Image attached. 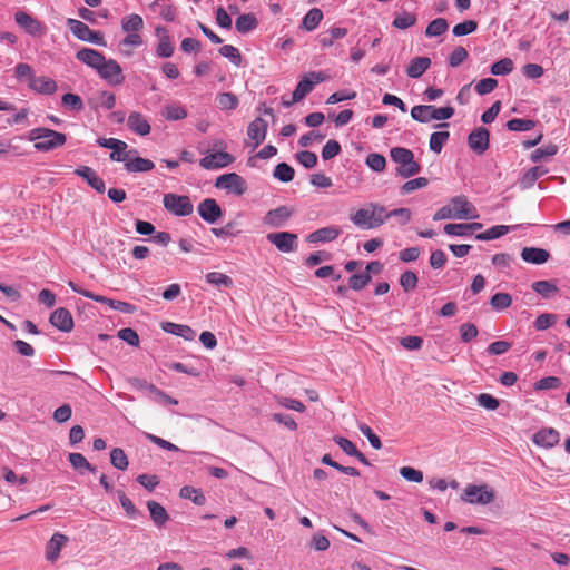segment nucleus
I'll return each instance as SVG.
<instances>
[{
  "mask_svg": "<svg viewBox=\"0 0 570 570\" xmlns=\"http://www.w3.org/2000/svg\"><path fill=\"white\" fill-rule=\"evenodd\" d=\"M460 499L471 505H488L495 500V490L487 483H469L462 490Z\"/></svg>",
  "mask_w": 570,
  "mask_h": 570,
  "instance_id": "f257e3e1",
  "label": "nucleus"
},
{
  "mask_svg": "<svg viewBox=\"0 0 570 570\" xmlns=\"http://www.w3.org/2000/svg\"><path fill=\"white\" fill-rule=\"evenodd\" d=\"M30 139L36 140L35 148L48 151L66 144V135L48 128H36L30 131Z\"/></svg>",
  "mask_w": 570,
  "mask_h": 570,
  "instance_id": "f03ea898",
  "label": "nucleus"
},
{
  "mask_svg": "<svg viewBox=\"0 0 570 570\" xmlns=\"http://www.w3.org/2000/svg\"><path fill=\"white\" fill-rule=\"evenodd\" d=\"M395 171L403 178L417 175L421 171V165L415 160L414 154L406 148L394 147Z\"/></svg>",
  "mask_w": 570,
  "mask_h": 570,
  "instance_id": "7ed1b4c3",
  "label": "nucleus"
},
{
  "mask_svg": "<svg viewBox=\"0 0 570 570\" xmlns=\"http://www.w3.org/2000/svg\"><path fill=\"white\" fill-rule=\"evenodd\" d=\"M454 115V108L451 106L435 107L433 105H417L411 110V116L420 122H430L432 120H446Z\"/></svg>",
  "mask_w": 570,
  "mask_h": 570,
  "instance_id": "20e7f679",
  "label": "nucleus"
},
{
  "mask_svg": "<svg viewBox=\"0 0 570 570\" xmlns=\"http://www.w3.org/2000/svg\"><path fill=\"white\" fill-rule=\"evenodd\" d=\"M68 285L75 293H78V294H80L87 298H90L95 302L107 304L110 308H112L115 311H119V312H122L126 314H131V313L136 312V306L130 303L122 302V301H116V299H111V298H108L102 295L94 294L92 292H89L87 289L79 287L72 281H69Z\"/></svg>",
  "mask_w": 570,
  "mask_h": 570,
  "instance_id": "39448f33",
  "label": "nucleus"
},
{
  "mask_svg": "<svg viewBox=\"0 0 570 570\" xmlns=\"http://www.w3.org/2000/svg\"><path fill=\"white\" fill-rule=\"evenodd\" d=\"M67 24L72 35L79 40L95 43L98 46H106L104 35L100 31L91 30L85 22L69 18Z\"/></svg>",
  "mask_w": 570,
  "mask_h": 570,
  "instance_id": "423d86ee",
  "label": "nucleus"
},
{
  "mask_svg": "<svg viewBox=\"0 0 570 570\" xmlns=\"http://www.w3.org/2000/svg\"><path fill=\"white\" fill-rule=\"evenodd\" d=\"M14 22L26 33L33 38H41L46 35V26L26 11L19 10L14 13Z\"/></svg>",
  "mask_w": 570,
  "mask_h": 570,
  "instance_id": "0eeeda50",
  "label": "nucleus"
},
{
  "mask_svg": "<svg viewBox=\"0 0 570 570\" xmlns=\"http://www.w3.org/2000/svg\"><path fill=\"white\" fill-rule=\"evenodd\" d=\"M164 207L176 216H188L193 213V204L188 196L166 194L163 199Z\"/></svg>",
  "mask_w": 570,
  "mask_h": 570,
  "instance_id": "6e6552de",
  "label": "nucleus"
},
{
  "mask_svg": "<svg viewBox=\"0 0 570 570\" xmlns=\"http://www.w3.org/2000/svg\"><path fill=\"white\" fill-rule=\"evenodd\" d=\"M450 208L454 219H476L479 218L475 206L465 196H455L450 203Z\"/></svg>",
  "mask_w": 570,
  "mask_h": 570,
  "instance_id": "1a4fd4ad",
  "label": "nucleus"
},
{
  "mask_svg": "<svg viewBox=\"0 0 570 570\" xmlns=\"http://www.w3.org/2000/svg\"><path fill=\"white\" fill-rule=\"evenodd\" d=\"M97 72L101 79L111 86H119L125 80L120 65L114 59H106Z\"/></svg>",
  "mask_w": 570,
  "mask_h": 570,
  "instance_id": "9d476101",
  "label": "nucleus"
},
{
  "mask_svg": "<svg viewBox=\"0 0 570 570\" xmlns=\"http://www.w3.org/2000/svg\"><path fill=\"white\" fill-rule=\"evenodd\" d=\"M99 146L104 148L111 149L110 153V159L114 161H125L131 156V154H135L136 150H128L127 151V142L116 139V138H99L98 139Z\"/></svg>",
  "mask_w": 570,
  "mask_h": 570,
  "instance_id": "9b49d317",
  "label": "nucleus"
},
{
  "mask_svg": "<svg viewBox=\"0 0 570 570\" xmlns=\"http://www.w3.org/2000/svg\"><path fill=\"white\" fill-rule=\"evenodd\" d=\"M215 187L234 193L238 196L243 195L247 189L244 178L236 173L219 176L215 181Z\"/></svg>",
  "mask_w": 570,
  "mask_h": 570,
  "instance_id": "f8f14e48",
  "label": "nucleus"
},
{
  "mask_svg": "<svg viewBox=\"0 0 570 570\" xmlns=\"http://www.w3.org/2000/svg\"><path fill=\"white\" fill-rule=\"evenodd\" d=\"M267 240L282 253H291L297 248V235L289 232L269 233Z\"/></svg>",
  "mask_w": 570,
  "mask_h": 570,
  "instance_id": "ddd939ff",
  "label": "nucleus"
},
{
  "mask_svg": "<svg viewBox=\"0 0 570 570\" xmlns=\"http://www.w3.org/2000/svg\"><path fill=\"white\" fill-rule=\"evenodd\" d=\"M326 79L322 72H308L297 83L293 92V101L303 100L314 88L316 83H320Z\"/></svg>",
  "mask_w": 570,
  "mask_h": 570,
  "instance_id": "4468645a",
  "label": "nucleus"
},
{
  "mask_svg": "<svg viewBox=\"0 0 570 570\" xmlns=\"http://www.w3.org/2000/svg\"><path fill=\"white\" fill-rule=\"evenodd\" d=\"M292 215V208L287 206H279L266 213L264 217V224L273 228H281L285 226V224L287 223Z\"/></svg>",
  "mask_w": 570,
  "mask_h": 570,
  "instance_id": "2eb2a0df",
  "label": "nucleus"
},
{
  "mask_svg": "<svg viewBox=\"0 0 570 570\" xmlns=\"http://www.w3.org/2000/svg\"><path fill=\"white\" fill-rule=\"evenodd\" d=\"M234 160V156L226 151H215L202 158L199 165L205 169H217L227 167Z\"/></svg>",
  "mask_w": 570,
  "mask_h": 570,
  "instance_id": "dca6fc26",
  "label": "nucleus"
},
{
  "mask_svg": "<svg viewBox=\"0 0 570 570\" xmlns=\"http://www.w3.org/2000/svg\"><path fill=\"white\" fill-rule=\"evenodd\" d=\"M489 130L484 127H479L469 135L468 145L474 153L482 155L489 148Z\"/></svg>",
  "mask_w": 570,
  "mask_h": 570,
  "instance_id": "f3484780",
  "label": "nucleus"
},
{
  "mask_svg": "<svg viewBox=\"0 0 570 570\" xmlns=\"http://www.w3.org/2000/svg\"><path fill=\"white\" fill-rule=\"evenodd\" d=\"M199 216L209 224H215L222 217V209L213 198H206L197 207Z\"/></svg>",
  "mask_w": 570,
  "mask_h": 570,
  "instance_id": "a211bd4d",
  "label": "nucleus"
},
{
  "mask_svg": "<svg viewBox=\"0 0 570 570\" xmlns=\"http://www.w3.org/2000/svg\"><path fill=\"white\" fill-rule=\"evenodd\" d=\"M127 127L130 131L139 136H147L151 130L148 119L139 111H131L127 117Z\"/></svg>",
  "mask_w": 570,
  "mask_h": 570,
  "instance_id": "6ab92c4d",
  "label": "nucleus"
},
{
  "mask_svg": "<svg viewBox=\"0 0 570 570\" xmlns=\"http://www.w3.org/2000/svg\"><path fill=\"white\" fill-rule=\"evenodd\" d=\"M532 441L538 446L550 449L559 443L560 434L553 428H546L535 432L532 436Z\"/></svg>",
  "mask_w": 570,
  "mask_h": 570,
  "instance_id": "aec40b11",
  "label": "nucleus"
},
{
  "mask_svg": "<svg viewBox=\"0 0 570 570\" xmlns=\"http://www.w3.org/2000/svg\"><path fill=\"white\" fill-rule=\"evenodd\" d=\"M268 125L261 117L255 118L247 127V136L254 141V148L258 147L266 138Z\"/></svg>",
  "mask_w": 570,
  "mask_h": 570,
  "instance_id": "412c9836",
  "label": "nucleus"
},
{
  "mask_svg": "<svg viewBox=\"0 0 570 570\" xmlns=\"http://www.w3.org/2000/svg\"><path fill=\"white\" fill-rule=\"evenodd\" d=\"M50 323L52 326L61 332H70L73 328V318L71 313L63 307L57 308L50 316Z\"/></svg>",
  "mask_w": 570,
  "mask_h": 570,
  "instance_id": "4be33fe9",
  "label": "nucleus"
},
{
  "mask_svg": "<svg viewBox=\"0 0 570 570\" xmlns=\"http://www.w3.org/2000/svg\"><path fill=\"white\" fill-rule=\"evenodd\" d=\"M75 174L83 178L87 184L97 193H104L106 189L104 180L96 174V171L88 166H80L75 170Z\"/></svg>",
  "mask_w": 570,
  "mask_h": 570,
  "instance_id": "5701e85b",
  "label": "nucleus"
},
{
  "mask_svg": "<svg viewBox=\"0 0 570 570\" xmlns=\"http://www.w3.org/2000/svg\"><path fill=\"white\" fill-rule=\"evenodd\" d=\"M76 58L88 67L95 69L96 71L106 60L105 56L94 49L83 48L76 53Z\"/></svg>",
  "mask_w": 570,
  "mask_h": 570,
  "instance_id": "b1692460",
  "label": "nucleus"
},
{
  "mask_svg": "<svg viewBox=\"0 0 570 570\" xmlns=\"http://www.w3.org/2000/svg\"><path fill=\"white\" fill-rule=\"evenodd\" d=\"M68 542V537L56 532L46 546V559L55 562L59 556L62 547Z\"/></svg>",
  "mask_w": 570,
  "mask_h": 570,
  "instance_id": "393cba45",
  "label": "nucleus"
},
{
  "mask_svg": "<svg viewBox=\"0 0 570 570\" xmlns=\"http://www.w3.org/2000/svg\"><path fill=\"white\" fill-rule=\"evenodd\" d=\"M29 88L38 94L52 95L57 90V83L49 77H31Z\"/></svg>",
  "mask_w": 570,
  "mask_h": 570,
  "instance_id": "a878e982",
  "label": "nucleus"
},
{
  "mask_svg": "<svg viewBox=\"0 0 570 570\" xmlns=\"http://www.w3.org/2000/svg\"><path fill=\"white\" fill-rule=\"evenodd\" d=\"M550 254L548 250L538 247H524L521 252V258L531 264L541 265L548 262Z\"/></svg>",
  "mask_w": 570,
  "mask_h": 570,
  "instance_id": "bb28decb",
  "label": "nucleus"
},
{
  "mask_svg": "<svg viewBox=\"0 0 570 570\" xmlns=\"http://www.w3.org/2000/svg\"><path fill=\"white\" fill-rule=\"evenodd\" d=\"M161 328L176 336H180L186 341H194L196 337V332L189 327L188 325L184 324H176L173 322H164L161 324Z\"/></svg>",
  "mask_w": 570,
  "mask_h": 570,
  "instance_id": "cd10ccee",
  "label": "nucleus"
},
{
  "mask_svg": "<svg viewBox=\"0 0 570 570\" xmlns=\"http://www.w3.org/2000/svg\"><path fill=\"white\" fill-rule=\"evenodd\" d=\"M341 230L335 226L320 228L308 235L307 240L311 243H324L336 239Z\"/></svg>",
  "mask_w": 570,
  "mask_h": 570,
  "instance_id": "c85d7f7f",
  "label": "nucleus"
},
{
  "mask_svg": "<svg viewBox=\"0 0 570 570\" xmlns=\"http://www.w3.org/2000/svg\"><path fill=\"white\" fill-rule=\"evenodd\" d=\"M431 66V59L429 57H416L414 58L406 69V75L410 78L421 77Z\"/></svg>",
  "mask_w": 570,
  "mask_h": 570,
  "instance_id": "c756f323",
  "label": "nucleus"
},
{
  "mask_svg": "<svg viewBox=\"0 0 570 570\" xmlns=\"http://www.w3.org/2000/svg\"><path fill=\"white\" fill-rule=\"evenodd\" d=\"M147 508L149 510L153 522L157 527H163L169 520V515L166 509L160 503L156 501H148Z\"/></svg>",
  "mask_w": 570,
  "mask_h": 570,
  "instance_id": "7c9ffc66",
  "label": "nucleus"
},
{
  "mask_svg": "<svg viewBox=\"0 0 570 570\" xmlns=\"http://www.w3.org/2000/svg\"><path fill=\"white\" fill-rule=\"evenodd\" d=\"M154 167H155V164L151 160L141 158V157L131 158L129 156V158L125 163V168L129 173L149 171Z\"/></svg>",
  "mask_w": 570,
  "mask_h": 570,
  "instance_id": "2f4dec72",
  "label": "nucleus"
},
{
  "mask_svg": "<svg viewBox=\"0 0 570 570\" xmlns=\"http://www.w3.org/2000/svg\"><path fill=\"white\" fill-rule=\"evenodd\" d=\"M518 226L495 225V226L488 228L485 232L478 234L475 238L479 240L497 239V238L508 234L510 230L515 229Z\"/></svg>",
  "mask_w": 570,
  "mask_h": 570,
  "instance_id": "473e14b6",
  "label": "nucleus"
},
{
  "mask_svg": "<svg viewBox=\"0 0 570 570\" xmlns=\"http://www.w3.org/2000/svg\"><path fill=\"white\" fill-rule=\"evenodd\" d=\"M373 215L374 212H371L370 207L361 208L351 217V220L358 227L374 228Z\"/></svg>",
  "mask_w": 570,
  "mask_h": 570,
  "instance_id": "72a5a7b5",
  "label": "nucleus"
},
{
  "mask_svg": "<svg viewBox=\"0 0 570 570\" xmlns=\"http://www.w3.org/2000/svg\"><path fill=\"white\" fill-rule=\"evenodd\" d=\"M258 26V20L253 13L240 14L235 22V28L239 33H247Z\"/></svg>",
  "mask_w": 570,
  "mask_h": 570,
  "instance_id": "f704fd0d",
  "label": "nucleus"
},
{
  "mask_svg": "<svg viewBox=\"0 0 570 570\" xmlns=\"http://www.w3.org/2000/svg\"><path fill=\"white\" fill-rule=\"evenodd\" d=\"M144 28V20L139 14L132 13L121 20V29L127 33H138Z\"/></svg>",
  "mask_w": 570,
  "mask_h": 570,
  "instance_id": "c9c22d12",
  "label": "nucleus"
},
{
  "mask_svg": "<svg viewBox=\"0 0 570 570\" xmlns=\"http://www.w3.org/2000/svg\"><path fill=\"white\" fill-rule=\"evenodd\" d=\"M532 289L543 298H550L558 292V287L550 281H537L531 285Z\"/></svg>",
  "mask_w": 570,
  "mask_h": 570,
  "instance_id": "e433bc0d",
  "label": "nucleus"
},
{
  "mask_svg": "<svg viewBox=\"0 0 570 570\" xmlns=\"http://www.w3.org/2000/svg\"><path fill=\"white\" fill-rule=\"evenodd\" d=\"M142 38L139 33H128L119 43L120 51L126 56L131 55V49L140 47Z\"/></svg>",
  "mask_w": 570,
  "mask_h": 570,
  "instance_id": "4c0bfd02",
  "label": "nucleus"
},
{
  "mask_svg": "<svg viewBox=\"0 0 570 570\" xmlns=\"http://www.w3.org/2000/svg\"><path fill=\"white\" fill-rule=\"evenodd\" d=\"M323 19V12L318 8L311 9L303 18V28L307 31H313Z\"/></svg>",
  "mask_w": 570,
  "mask_h": 570,
  "instance_id": "58836bf2",
  "label": "nucleus"
},
{
  "mask_svg": "<svg viewBox=\"0 0 570 570\" xmlns=\"http://www.w3.org/2000/svg\"><path fill=\"white\" fill-rule=\"evenodd\" d=\"M448 29V21L444 18H436L428 24L425 36L429 38L439 37L446 32Z\"/></svg>",
  "mask_w": 570,
  "mask_h": 570,
  "instance_id": "ea45409f",
  "label": "nucleus"
},
{
  "mask_svg": "<svg viewBox=\"0 0 570 570\" xmlns=\"http://www.w3.org/2000/svg\"><path fill=\"white\" fill-rule=\"evenodd\" d=\"M512 302H513V299L510 294L497 293L491 297L490 305L494 311L501 312V311L509 308L511 306Z\"/></svg>",
  "mask_w": 570,
  "mask_h": 570,
  "instance_id": "a19ab883",
  "label": "nucleus"
},
{
  "mask_svg": "<svg viewBox=\"0 0 570 570\" xmlns=\"http://www.w3.org/2000/svg\"><path fill=\"white\" fill-rule=\"evenodd\" d=\"M180 498L191 500L197 505H203L206 502L205 495L200 490L189 485H185L180 489Z\"/></svg>",
  "mask_w": 570,
  "mask_h": 570,
  "instance_id": "79ce46f5",
  "label": "nucleus"
},
{
  "mask_svg": "<svg viewBox=\"0 0 570 570\" xmlns=\"http://www.w3.org/2000/svg\"><path fill=\"white\" fill-rule=\"evenodd\" d=\"M449 131H435L430 136L429 147L435 154L441 153L444 145L449 140Z\"/></svg>",
  "mask_w": 570,
  "mask_h": 570,
  "instance_id": "37998d69",
  "label": "nucleus"
},
{
  "mask_svg": "<svg viewBox=\"0 0 570 570\" xmlns=\"http://www.w3.org/2000/svg\"><path fill=\"white\" fill-rule=\"evenodd\" d=\"M68 459L75 470H86L92 473L96 471V468L81 453H70Z\"/></svg>",
  "mask_w": 570,
  "mask_h": 570,
  "instance_id": "c03bdc74",
  "label": "nucleus"
},
{
  "mask_svg": "<svg viewBox=\"0 0 570 570\" xmlns=\"http://www.w3.org/2000/svg\"><path fill=\"white\" fill-rule=\"evenodd\" d=\"M295 171L294 169L286 163L278 164L275 169L273 176L282 183L292 181L294 178Z\"/></svg>",
  "mask_w": 570,
  "mask_h": 570,
  "instance_id": "a18cd8bd",
  "label": "nucleus"
},
{
  "mask_svg": "<svg viewBox=\"0 0 570 570\" xmlns=\"http://www.w3.org/2000/svg\"><path fill=\"white\" fill-rule=\"evenodd\" d=\"M110 463L118 470H126L128 468V459L125 451L120 448H115L110 453Z\"/></svg>",
  "mask_w": 570,
  "mask_h": 570,
  "instance_id": "49530a36",
  "label": "nucleus"
},
{
  "mask_svg": "<svg viewBox=\"0 0 570 570\" xmlns=\"http://www.w3.org/2000/svg\"><path fill=\"white\" fill-rule=\"evenodd\" d=\"M416 22V16L413 12L402 11L394 18V28L407 29L414 26Z\"/></svg>",
  "mask_w": 570,
  "mask_h": 570,
  "instance_id": "de8ad7c7",
  "label": "nucleus"
},
{
  "mask_svg": "<svg viewBox=\"0 0 570 570\" xmlns=\"http://www.w3.org/2000/svg\"><path fill=\"white\" fill-rule=\"evenodd\" d=\"M547 173V170L543 168V167H540V166H535L531 169H529L524 175H523V178L521 179V186L523 188H529L531 187L534 181L540 178L541 176H543L544 174Z\"/></svg>",
  "mask_w": 570,
  "mask_h": 570,
  "instance_id": "09e8293b",
  "label": "nucleus"
},
{
  "mask_svg": "<svg viewBox=\"0 0 570 570\" xmlns=\"http://www.w3.org/2000/svg\"><path fill=\"white\" fill-rule=\"evenodd\" d=\"M428 185L429 180L425 177H417L404 183L400 188V193L402 195H407L414 190L425 188Z\"/></svg>",
  "mask_w": 570,
  "mask_h": 570,
  "instance_id": "8fccbe9b",
  "label": "nucleus"
},
{
  "mask_svg": "<svg viewBox=\"0 0 570 570\" xmlns=\"http://www.w3.org/2000/svg\"><path fill=\"white\" fill-rule=\"evenodd\" d=\"M513 61L510 58H503L491 66V73L494 76L509 75L513 70Z\"/></svg>",
  "mask_w": 570,
  "mask_h": 570,
  "instance_id": "3c124183",
  "label": "nucleus"
},
{
  "mask_svg": "<svg viewBox=\"0 0 570 570\" xmlns=\"http://www.w3.org/2000/svg\"><path fill=\"white\" fill-rule=\"evenodd\" d=\"M163 115L168 120H180L187 117V111L184 107L173 104L164 108Z\"/></svg>",
  "mask_w": 570,
  "mask_h": 570,
  "instance_id": "603ef678",
  "label": "nucleus"
},
{
  "mask_svg": "<svg viewBox=\"0 0 570 570\" xmlns=\"http://www.w3.org/2000/svg\"><path fill=\"white\" fill-rule=\"evenodd\" d=\"M535 126L531 119L513 118L507 122V128L511 131H529Z\"/></svg>",
  "mask_w": 570,
  "mask_h": 570,
  "instance_id": "864d4df0",
  "label": "nucleus"
},
{
  "mask_svg": "<svg viewBox=\"0 0 570 570\" xmlns=\"http://www.w3.org/2000/svg\"><path fill=\"white\" fill-rule=\"evenodd\" d=\"M206 281L209 284H213L217 287L224 286V287H230L233 285V279L219 272H210L206 275Z\"/></svg>",
  "mask_w": 570,
  "mask_h": 570,
  "instance_id": "5fc2aeb1",
  "label": "nucleus"
},
{
  "mask_svg": "<svg viewBox=\"0 0 570 570\" xmlns=\"http://www.w3.org/2000/svg\"><path fill=\"white\" fill-rule=\"evenodd\" d=\"M558 147L553 144L544 145L538 149H535L531 154V160L538 163L544 158L552 157L557 154Z\"/></svg>",
  "mask_w": 570,
  "mask_h": 570,
  "instance_id": "6e6d98bb",
  "label": "nucleus"
},
{
  "mask_svg": "<svg viewBox=\"0 0 570 570\" xmlns=\"http://www.w3.org/2000/svg\"><path fill=\"white\" fill-rule=\"evenodd\" d=\"M219 53L229 59L232 63H234L235 66L239 67L240 63H242V56H240V52L239 50L232 46V45H224L223 47L219 48Z\"/></svg>",
  "mask_w": 570,
  "mask_h": 570,
  "instance_id": "4d7b16f0",
  "label": "nucleus"
},
{
  "mask_svg": "<svg viewBox=\"0 0 570 570\" xmlns=\"http://www.w3.org/2000/svg\"><path fill=\"white\" fill-rule=\"evenodd\" d=\"M156 53L161 58H169L174 53V48L171 46L170 38L167 35L160 36Z\"/></svg>",
  "mask_w": 570,
  "mask_h": 570,
  "instance_id": "13d9d810",
  "label": "nucleus"
},
{
  "mask_svg": "<svg viewBox=\"0 0 570 570\" xmlns=\"http://www.w3.org/2000/svg\"><path fill=\"white\" fill-rule=\"evenodd\" d=\"M274 399L278 405H281L285 409L297 411V412L305 411V405L295 399H291V397H286V396H282V395H276Z\"/></svg>",
  "mask_w": 570,
  "mask_h": 570,
  "instance_id": "bf43d9fd",
  "label": "nucleus"
},
{
  "mask_svg": "<svg viewBox=\"0 0 570 570\" xmlns=\"http://www.w3.org/2000/svg\"><path fill=\"white\" fill-rule=\"evenodd\" d=\"M401 476L407 482L421 483L423 481V473L412 466H402L399 470Z\"/></svg>",
  "mask_w": 570,
  "mask_h": 570,
  "instance_id": "052dcab7",
  "label": "nucleus"
},
{
  "mask_svg": "<svg viewBox=\"0 0 570 570\" xmlns=\"http://www.w3.org/2000/svg\"><path fill=\"white\" fill-rule=\"evenodd\" d=\"M220 109L233 110L238 105V98L232 92H223L217 97Z\"/></svg>",
  "mask_w": 570,
  "mask_h": 570,
  "instance_id": "680f3d73",
  "label": "nucleus"
},
{
  "mask_svg": "<svg viewBox=\"0 0 570 570\" xmlns=\"http://www.w3.org/2000/svg\"><path fill=\"white\" fill-rule=\"evenodd\" d=\"M558 316L556 314L543 313L540 314L534 321V327L538 331H544L557 322Z\"/></svg>",
  "mask_w": 570,
  "mask_h": 570,
  "instance_id": "e2e57ef3",
  "label": "nucleus"
},
{
  "mask_svg": "<svg viewBox=\"0 0 570 570\" xmlns=\"http://www.w3.org/2000/svg\"><path fill=\"white\" fill-rule=\"evenodd\" d=\"M478 28V24L473 20H466L464 22L458 23L454 26L452 32L455 37H463L474 32Z\"/></svg>",
  "mask_w": 570,
  "mask_h": 570,
  "instance_id": "0e129e2a",
  "label": "nucleus"
},
{
  "mask_svg": "<svg viewBox=\"0 0 570 570\" xmlns=\"http://www.w3.org/2000/svg\"><path fill=\"white\" fill-rule=\"evenodd\" d=\"M400 285L405 292L413 291L417 285V276L414 272L406 271L400 277Z\"/></svg>",
  "mask_w": 570,
  "mask_h": 570,
  "instance_id": "69168bd1",
  "label": "nucleus"
},
{
  "mask_svg": "<svg viewBox=\"0 0 570 570\" xmlns=\"http://www.w3.org/2000/svg\"><path fill=\"white\" fill-rule=\"evenodd\" d=\"M296 159L306 169H311V168L315 167V165L317 164L316 154L308 151V150H303V151L297 153Z\"/></svg>",
  "mask_w": 570,
  "mask_h": 570,
  "instance_id": "338daca9",
  "label": "nucleus"
},
{
  "mask_svg": "<svg viewBox=\"0 0 570 570\" xmlns=\"http://www.w3.org/2000/svg\"><path fill=\"white\" fill-rule=\"evenodd\" d=\"M371 279V276L367 272H362L358 274H354L348 279V285L351 288L355 291L362 289Z\"/></svg>",
  "mask_w": 570,
  "mask_h": 570,
  "instance_id": "774afa93",
  "label": "nucleus"
}]
</instances>
